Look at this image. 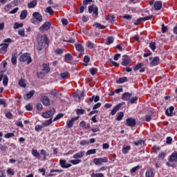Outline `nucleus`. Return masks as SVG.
Wrapping results in <instances>:
<instances>
[{
	"label": "nucleus",
	"mask_w": 177,
	"mask_h": 177,
	"mask_svg": "<svg viewBox=\"0 0 177 177\" xmlns=\"http://www.w3.org/2000/svg\"><path fill=\"white\" fill-rule=\"evenodd\" d=\"M145 177H154V174H153L152 169H149L146 171Z\"/></svg>",
	"instance_id": "cd10ccee"
},
{
	"label": "nucleus",
	"mask_w": 177,
	"mask_h": 177,
	"mask_svg": "<svg viewBox=\"0 0 177 177\" xmlns=\"http://www.w3.org/2000/svg\"><path fill=\"white\" fill-rule=\"evenodd\" d=\"M19 60L20 62H27V64H30V63L32 62V59L28 53H24V55H21Z\"/></svg>",
	"instance_id": "39448f33"
},
{
	"label": "nucleus",
	"mask_w": 177,
	"mask_h": 177,
	"mask_svg": "<svg viewBox=\"0 0 177 177\" xmlns=\"http://www.w3.org/2000/svg\"><path fill=\"white\" fill-rule=\"evenodd\" d=\"M75 48L76 50H78V52H84V46H82V44H78V43L75 44Z\"/></svg>",
	"instance_id": "b1692460"
},
{
	"label": "nucleus",
	"mask_w": 177,
	"mask_h": 177,
	"mask_svg": "<svg viewBox=\"0 0 177 177\" xmlns=\"http://www.w3.org/2000/svg\"><path fill=\"white\" fill-rule=\"evenodd\" d=\"M32 16L37 19V22L41 23L42 21V15L39 12H35Z\"/></svg>",
	"instance_id": "6ab92c4d"
},
{
	"label": "nucleus",
	"mask_w": 177,
	"mask_h": 177,
	"mask_svg": "<svg viewBox=\"0 0 177 177\" xmlns=\"http://www.w3.org/2000/svg\"><path fill=\"white\" fill-rule=\"evenodd\" d=\"M91 177H104V174H103L102 173H97V174L92 173L91 174Z\"/></svg>",
	"instance_id": "37998d69"
},
{
	"label": "nucleus",
	"mask_w": 177,
	"mask_h": 177,
	"mask_svg": "<svg viewBox=\"0 0 177 177\" xmlns=\"http://www.w3.org/2000/svg\"><path fill=\"white\" fill-rule=\"evenodd\" d=\"M6 174L7 175H8V176H13V175H15V169H12V168H8L7 171H6Z\"/></svg>",
	"instance_id": "473e14b6"
},
{
	"label": "nucleus",
	"mask_w": 177,
	"mask_h": 177,
	"mask_svg": "<svg viewBox=\"0 0 177 177\" xmlns=\"http://www.w3.org/2000/svg\"><path fill=\"white\" fill-rule=\"evenodd\" d=\"M46 12L49 13V15H53V10H52L50 7H48L46 10Z\"/></svg>",
	"instance_id": "680f3d73"
},
{
	"label": "nucleus",
	"mask_w": 177,
	"mask_h": 177,
	"mask_svg": "<svg viewBox=\"0 0 177 177\" xmlns=\"http://www.w3.org/2000/svg\"><path fill=\"white\" fill-rule=\"evenodd\" d=\"M121 109V104H118L115 106V107L111 111V115H115L117 111H120Z\"/></svg>",
	"instance_id": "412c9836"
},
{
	"label": "nucleus",
	"mask_w": 177,
	"mask_h": 177,
	"mask_svg": "<svg viewBox=\"0 0 177 177\" xmlns=\"http://www.w3.org/2000/svg\"><path fill=\"white\" fill-rule=\"evenodd\" d=\"M131 150V146H127L126 147H124L122 150L123 154H128V151Z\"/></svg>",
	"instance_id": "4c0bfd02"
},
{
	"label": "nucleus",
	"mask_w": 177,
	"mask_h": 177,
	"mask_svg": "<svg viewBox=\"0 0 177 177\" xmlns=\"http://www.w3.org/2000/svg\"><path fill=\"white\" fill-rule=\"evenodd\" d=\"M67 161L66 160H59V165L61 168H64V169H67V168H70L72 167L71 163H66Z\"/></svg>",
	"instance_id": "9d476101"
},
{
	"label": "nucleus",
	"mask_w": 177,
	"mask_h": 177,
	"mask_svg": "<svg viewBox=\"0 0 177 177\" xmlns=\"http://www.w3.org/2000/svg\"><path fill=\"white\" fill-rule=\"evenodd\" d=\"M42 128L44 127V124L42 125H36L35 127V129L37 132H39V131H41V129H42Z\"/></svg>",
	"instance_id": "603ef678"
},
{
	"label": "nucleus",
	"mask_w": 177,
	"mask_h": 177,
	"mask_svg": "<svg viewBox=\"0 0 177 177\" xmlns=\"http://www.w3.org/2000/svg\"><path fill=\"white\" fill-rule=\"evenodd\" d=\"M127 81H128V78H127V77H122L119 78L116 82L117 84H124V82H127Z\"/></svg>",
	"instance_id": "c85d7f7f"
},
{
	"label": "nucleus",
	"mask_w": 177,
	"mask_h": 177,
	"mask_svg": "<svg viewBox=\"0 0 177 177\" xmlns=\"http://www.w3.org/2000/svg\"><path fill=\"white\" fill-rule=\"evenodd\" d=\"M55 109H51L50 111H47L42 113V117L44 118H50L53 115H55Z\"/></svg>",
	"instance_id": "0eeeda50"
},
{
	"label": "nucleus",
	"mask_w": 177,
	"mask_h": 177,
	"mask_svg": "<svg viewBox=\"0 0 177 177\" xmlns=\"http://www.w3.org/2000/svg\"><path fill=\"white\" fill-rule=\"evenodd\" d=\"M142 67H143V64L140 63V64H137L135 66L133 67L134 71H138V70H139V68H142Z\"/></svg>",
	"instance_id": "ea45409f"
},
{
	"label": "nucleus",
	"mask_w": 177,
	"mask_h": 177,
	"mask_svg": "<svg viewBox=\"0 0 177 177\" xmlns=\"http://www.w3.org/2000/svg\"><path fill=\"white\" fill-rule=\"evenodd\" d=\"M88 12L89 13H94V15H95V16H97L98 13H97V8H94L93 6H91L90 7H88Z\"/></svg>",
	"instance_id": "aec40b11"
},
{
	"label": "nucleus",
	"mask_w": 177,
	"mask_h": 177,
	"mask_svg": "<svg viewBox=\"0 0 177 177\" xmlns=\"http://www.w3.org/2000/svg\"><path fill=\"white\" fill-rule=\"evenodd\" d=\"M86 46H87V48H89L90 49H95V48H96V45H95V44H93L91 41H88L86 42Z\"/></svg>",
	"instance_id": "7c9ffc66"
},
{
	"label": "nucleus",
	"mask_w": 177,
	"mask_h": 177,
	"mask_svg": "<svg viewBox=\"0 0 177 177\" xmlns=\"http://www.w3.org/2000/svg\"><path fill=\"white\" fill-rule=\"evenodd\" d=\"M40 154L41 156H44V160L45 161V160H46V157H48V154L46 153V151L41 149L40 151Z\"/></svg>",
	"instance_id": "a18cd8bd"
},
{
	"label": "nucleus",
	"mask_w": 177,
	"mask_h": 177,
	"mask_svg": "<svg viewBox=\"0 0 177 177\" xmlns=\"http://www.w3.org/2000/svg\"><path fill=\"white\" fill-rule=\"evenodd\" d=\"M172 164H177V152H173L169 158V162H167V165L169 167H174Z\"/></svg>",
	"instance_id": "7ed1b4c3"
},
{
	"label": "nucleus",
	"mask_w": 177,
	"mask_h": 177,
	"mask_svg": "<svg viewBox=\"0 0 177 177\" xmlns=\"http://www.w3.org/2000/svg\"><path fill=\"white\" fill-rule=\"evenodd\" d=\"M91 154H96V149H90L86 153V156H91Z\"/></svg>",
	"instance_id": "c03bdc74"
},
{
	"label": "nucleus",
	"mask_w": 177,
	"mask_h": 177,
	"mask_svg": "<svg viewBox=\"0 0 177 177\" xmlns=\"http://www.w3.org/2000/svg\"><path fill=\"white\" fill-rule=\"evenodd\" d=\"M60 76L62 80H66L67 77H68V72H64L60 74Z\"/></svg>",
	"instance_id": "3c124183"
},
{
	"label": "nucleus",
	"mask_w": 177,
	"mask_h": 177,
	"mask_svg": "<svg viewBox=\"0 0 177 177\" xmlns=\"http://www.w3.org/2000/svg\"><path fill=\"white\" fill-rule=\"evenodd\" d=\"M84 156L85 152L84 151H80L73 156V158L74 159L69 160V162L72 164V165H78V164H81V162H82L81 158Z\"/></svg>",
	"instance_id": "f257e3e1"
},
{
	"label": "nucleus",
	"mask_w": 177,
	"mask_h": 177,
	"mask_svg": "<svg viewBox=\"0 0 177 177\" xmlns=\"http://www.w3.org/2000/svg\"><path fill=\"white\" fill-rule=\"evenodd\" d=\"M43 71H45L46 73H49V71H50V68H49L48 64H43Z\"/></svg>",
	"instance_id": "72a5a7b5"
},
{
	"label": "nucleus",
	"mask_w": 177,
	"mask_h": 177,
	"mask_svg": "<svg viewBox=\"0 0 177 177\" xmlns=\"http://www.w3.org/2000/svg\"><path fill=\"white\" fill-rule=\"evenodd\" d=\"M13 136H15L14 133H8L4 136V138H6V139H9L10 138H13Z\"/></svg>",
	"instance_id": "8fccbe9b"
},
{
	"label": "nucleus",
	"mask_w": 177,
	"mask_h": 177,
	"mask_svg": "<svg viewBox=\"0 0 177 177\" xmlns=\"http://www.w3.org/2000/svg\"><path fill=\"white\" fill-rule=\"evenodd\" d=\"M64 60L66 63H71V60H73V56L70 53H67L65 55Z\"/></svg>",
	"instance_id": "5701e85b"
},
{
	"label": "nucleus",
	"mask_w": 177,
	"mask_h": 177,
	"mask_svg": "<svg viewBox=\"0 0 177 177\" xmlns=\"http://www.w3.org/2000/svg\"><path fill=\"white\" fill-rule=\"evenodd\" d=\"M19 85L20 86H22V88H26V80H24V79H21L19 81Z\"/></svg>",
	"instance_id": "58836bf2"
},
{
	"label": "nucleus",
	"mask_w": 177,
	"mask_h": 177,
	"mask_svg": "<svg viewBox=\"0 0 177 177\" xmlns=\"http://www.w3.org/2000/svg\"><path fill=\"white\" fill-rule=\"evenodd\" d=\"M94 26H95V27L97 28H98L99 30H104V28H106V27L104 26H103V25H102V24H100L99 23H95L94 24Z\"/></svg>",
	"instance_id": "79ce46f5"
},
{
	"label": "nucleus",
	"mask_w": 177,
	"mask_h": 177,
	"mask_svg": "<svg viewBox=\"0 0 177 177\" xmlns=\"http://www.w3.org/2000/svg\"><path fill=\"white\" fill-rule=\"evenodd\" d=\"M20 27H23V24H19L17 22L14 24V27L13 28L15 30H17V28H20Z\"/></svg>",
	"instance_id": "09e8293b"
},
{
	"label": "nucleus",
	"mask_w": 177,
	"mask_h": 177,
	"mask_svg": "<svg viewBox=\"0 0 177 177\" xmlns=\"http://www.w3.org/2000/svg\"><path fill=\"white\" fill-rule=\"evenodd\" d=\"M131 96H132L131 93H124L122 95V100H124L126 102H128V101L131 100Z\"/></svg>",
	"instance_id": "a211bd4d"
},
{
	"label": "nucleus",
	"mask_w": 177,
	"mask_h": 177,
	"mask_svg": "<svg viewBox=\"0 0 177 177\" xmlns=\"http://www.w3.org/2000/svg\"><path fill=\"white\" fill-rule=\"evenodd\" d=\"M63 113H59L57 116H55L53 119V121H57V120H60V118H63Z\"/></svg>",
	"instance_id": "13d9d810"
},
{
	"label": "nucleus",
	"mask_w": 177,
	"mask_h": 177,
	"mask_svg": "<svg viewBox=\"0 0 177 177\" xmlns=\"http://www.w3.org/2000/svg\"><path fill=\"white\" fill-rule=\"evenodd\" d=\"M131 63V58L128 55H124L122 61V66H128Z\"/></svg>",
	"instance_id": "ddd939ff"
},
{
	"label": "nucleus",
	"mask_w": 177,
	"mask_h": 177,
	"mask_svg": "<svg viewBox=\"0 0 177 177\" xmlns=\"http://www.w3.org/2000/svg\"><path fill=\"white\" fill-rule=\"evenodd\" d=\"M113 42H114V38H113V37H109L106 39V45H110L111 44H113Z\"/></svg>",
	"instance_id": "a19ab883"
},
{
	"label": "nucleus",
	"mask_w": 177,
	"mask_h": 177,
	"mask_svg": "<svg viewBox=\"0 0 177 177\" xmlns=\"http://www.w3.org/2000/svg\"><path fill=\"white\" fill-rule=\"evenodd\" d=\"M131 104H133V103H136L138 101V97H133L131 99L129 100Z\"/></svg>",
	"instance_id": "e2e57ef3"
},
{
	"label": "nucleus",
	"mask_w": 177,
	"mask_h": 177,
	"mask_svg": "<svg viewBox=\"0 0 177 177\" xmlns=\"http://www.w3.org/2000/svg\"><path fill=\"white\" fill-rule=\"evenodd\" d=\"M11 62L12 64H14V66H16V64H17V54L12 55Z\"/></svg>",
	"instance_id": "bb28decb"
},
{
	"label": "nucleus",
	"mask_w": 177,
	"mask_h": 177,
	"mask_svg": "<svg viewBox=\"0 0 177 177\" xmlns=\"http://www.w3.org/2000/svg\"><path fill=\"white\" fill-rule=\"evenodd\" d=\"M44 42L46 45H48L49 44V39H48L47 35L41 36L37 39V49L38 52H41V50H42V48L44 46Z\"/></svg>",
	"instance_id": "f03ea898"
},
{
	"label": "nucleus",
	"mask_w": 177,
	"mask_h": 177,
	"mask_svg": "<svg viewBox=\"0 0 177 177\" xmlns=\"http://www.w3.org/2000/svg\"><path fill=\"white\" fill-rule=\"evenodd\" d=\"M80 145H81V146H86V145H89V141H88L86 140H82L80 142Z\"/></svg>",
	"instance_id": "bf43d9fd"
},
{
	"label": "nucleus",
	"mask_w": 177,
	"mask_h": 177,
	"mask_svg": "<svg viewBox=\"0 0 177 177\" xmlns=\"http://www.w3.org/2000/svg\"><path fill=\"white\" fill-rule=\"evenodd\" d=\"M174 110H175V108H174V106H170L169 109H166V115H168V117H172L174 115Z\"/></svg>",
	"instance_id": "dca6fc26"
},
{
	"label": "nucleus",
	"mask_w": 177,
	"mask_h": 177,
	"mask_svg": "<svg viewBox=\"0 0 177 177\" xmlns=\"http://www.w3.org/2000/svg\"><path fill=\"white\" fill-rule=\"evenodd\" d=\"M41 102L44 106H50V101L49 100V98L46 96H42L41 97Z\"/></svg>",
	"instance_id": "f3484780"
},
{
	"label": "nucleus",
	"mask_w": 177,
	"mask_h": 177,
	"mask_svg": "<svg viewBox=\"0 0 177 177\" xmlns=\"http://www.w3.org/2000/svg\"><path fill=\"white\" fill-rule=\"evenodd\" d=\"M19 35H21V37H24L26 35L24 28H22L18 31Z\"/></svg>",
	"instance_id": "4d7b16f0"
},
{
	"label": "nucleus",
	"mask_w": 177,
	"mask_h": 177,
	"mask_svg": "<svg viewBox=\"0 0 177 177\" xmlns=\"http://www.w3.org/2000/svg\"><path fill=\"white\" fill-rule=\"evenodd\" d=\"M116 120L117 121H121L124 117V113L123 112H119L116 115Z\"/></svg>",
	"instance_id": "f704fd0d"
},
{
	"label": "nucleus",
	"mask_w": 177,
	"mask_h": 177,
	"mask_svg": "<svg viewBox=\"0 0 177 177\" xmlns=\"http://www.w3.org/2000/svg\"><path fill=\"white\" fill-rule=\"evenodd\" d=\"M109 162V158L107 157L104 158H95L93 159V163L95 165H102L103 163Z\"/></svg>",
	"instance_id": "20e7f679"
},
{
	"label": "nucleus",
	"mask_w": 177,
	"mask_h": 177,
	"mask_svg": "<svg viewBox=\"0 0 177 177\" xmlns=\"http://www.w3.org/2000/svg\"><path fill=\"white\" fill-rule=\"evenodd\" d=\"M37 77L38 78H40V79L44 78V77H45V73L44 72L37 73Z\"/></svg>",
	"instance_id": "052dcab7"
},
{
	"label": "nucleus",
	"mask_w": 177,
	"mask_h": 177,
	"mask_svg": "<svg viewBox=\"0 0 177 177\" xmlns=\"http://www.w3.org/2000/svg\"><path fill=\"white\" fill-rule=\"evenodd\" d=\"M37 6V0H33L32 2H30L28 4V8L29 9H32V8H35Z\"/></svg>",
	"instance_id": "c756f323"
},
{
	"label": "nucleus",
	"mask_w": 177,
	"mask_h": 177,
	"mask_svg": "<svg viewBox=\"0 0 177 177\" xmlns=\"http://www.w3.org/2000/svg\"><path fill=\"white\" fill-rule=\"evenodd\" d=\"M56 55H62L63 53V49L57 48L55 50Z\"/></svg>",
	"instance_id": "774afa93"
},
{
	"label": "nucleus",
	"mask_w": 177,
	"mask_h": 177,
	"mask_svg": "<svg viewBox=\"0 0 177 177\" xmlns=\"http://www.w3.org/2000/svg\"><path fill=\"white\" fill-rule=\"evenodd\" d=\"M90 73H91V75H95V74H96V73H97V68H91L90 70Z\"/></svg>",
	"instance_id": "864d4df0"
},
{
	"label": "nucleus",
	"mask_w": 177,
	"mask_h": 177,
	"mask_svg": "<svg viewBox=\"0 0 177 177\" xmlns=\"http://www.w3.org/2000/svg\"><path fill=\"white\" fill-rule=\"evenodd\" d=\"M76 113H77V114H78V115H82V114H84V113H85V110L78 109L77 110Z\"/></svg>",
	"instance_id": "338daca9"
},
{
	"label": "nucleus",
	"mask_w": 177,
	"mask_h": 177,
	"mask_svg": "<svg viewBox=\"0 0 177 177\" xmlns=\"http://www.w3.org/2000/svg\"><path fill=\"white\" fill-rule=\"evenodd\" d=\"M166 156H167V153H165L164 152H160L158 157L159 160H164Z\"/></svg>",
	"instance_id": "de8ad7c7"
},
{
	"label": "nucleus",
	"mask_w": 177,
	"mask_h": 177,
	"mask_svg": "<svg viewBox=\"0 0 177 177\" xmlns=\"http://www.w3.org/2000/svg\"><path fill=\"white\" fill-rule=\"evenodd\" d=\"M27 17V10H24L20 14L21 20H24Z\"/></svg>",
	"instance_id": "2f4dec72"
},
{
	"label": "nucleus",
	"mask_w": 177,
	"mask_h": 177,
	"mask_svg": "<svg viewBox=\"0 0 177 177\" xmlns=\"http://www.w3.org/2000/svg\"><path fill=\"white\" fill-rule=\"evenodd\" d=\"M53 122L52 118H50L48 120H46L42 124L43 127L45 128V127H49Z\"/></svg>",
	"instance_id": "c9c22d12"
},
{
	"label": "nucleus",
	"mask_w": 177,
	"mask_h": 177,
	"mask_svg": "<svg viewBox=\"0 0 177 177\" xmlns=\"http://www.w3.org/2000/svg\"><path fill=\"white\" fill-rule=\"evenodd\" d=\"M150 19H153V16H148L142 18H139L136 20V21L134 23L135 26H139L140 24L141 21H147V20H150Z\"/></svg>",
	"instance_id": "6e6552de"
},
{
	"label": "nucleus",
	"mask_w": 177,
	"mask_h": 177,
	"mask_svg": "<svg viewBox=\"0 0 177 177\" xmlns=\"http://www.w3.org/2000/svg\"><path fill=\"white\" fill-rule=\"evenodd\" d=\"M126 125H128V127H135L136 125V120L129 118L126 120Z\"/></svg>",
	"instance_id": "1a4fd4ad"
},
{
	"label": "nucleus",
	"mask_w": 177,
	"mask_h": 177,
	"mask_svg": "<svg viewBox=\"0 0 177 177\" xmlns=\"http://www.w3.org/2000/svg\"><path fill=\"white\" fill-rule=\"evenodd\" d=\"M81 128H82V129H89V124L86 123L85 121H82L80 124Z\"/></svg>",
	"instance_id": "a878e982"
},
{
	"label": "nucleus",
	"mask_w": 177,
	"mask_h": 177,
	"mask_svg": "<svg viewBox=\"0 0 177 177\" xmlns=\"http://www.w3.org/2000/svg\"><path fill=\"white\" fill-rule=\"evenodd\" d=\"M35 94V91L32 90L24 96V99H25V100H28V99H31V97H32V96H34Z\"/></svg>",
	"instance_id": "2eb2a0df"
},
{
	"label": "nucleus",
	"mask_w": 177,
	"mask_h": 177,
	"mask_svg": "<svg viewBox=\"0 0 177 177\" xmlns=\"http://www.w3.org/2000/svg\"><path fill=\"white\" fill-rule=\"evenodd\" d=\"M79 118H80V116H77V117L73 118L72 119L68 120L66 122L67 127L68 128H73V125H74V122L79 120Z\"/></svg>",
	"instance_id": "9b49d317"
},
{
	"label": "nucleus",
	"mask_w": 177,
	"mask_h": 177,
	"mask_svg": "<svg viewBox=\"0 0 177 177\" xmlns=\"http://www.w3.org/2000/svg\"><path fill=\"white\" fill-rule=\"evenodd\" d=\"M135 146H139V145H144L145 141L143 140H138L137 142H133Z\"/></svg>",
	"instance_id": "49530a36"
},
{
	"label": "nucleus",
	"mask_w": 177,
	"mask_h": 177,
	"mask_svg": "<svg viewBox=\"0 0 177 177\" xmlns=\"http://www.w3.org/2000/svg\"><path fill=\"white\" fill-rule=\"evenodd\" d=\"M154 8L156 10H160L161 8H162V2L161 1H156L153 4Z\"/></svg>",
	"instance_id": "4be33fe9"
},
{
	"label": "nucleus",
	"mask_w": 177,
	"mask_h": 177,
	"mask_svg": "<svg viewBox=\"0 0 177 177\" xmlns=\"http://www.w3.org/2000/svg\"><path fill=\"white\" fill-rule=\"evenodd\" d=\"M1 48H0L1 53H6L8 52V48H9V44L3 43L0 44Z\"/></svg>",
	"instance_id": "f8f14e48"
},
{
	"label": "nucleus",
	"mask_w": 177,
	"mask_h": 177,
	"mask_svg": "<svg viewBox=\"0 0 177 177\" xmlns=\"http://www.w3.org/2000/svg\"><path fill=\"white\" fill-rule=\"evenodd\" d=\"M149 64L151 67H154V66H158V64H160V57H155Z\"/></svg>",
	"instance_id": "4468645a"
},
{
	"label": "nucleus",
	"mask_w": 177,
	"mask_h": 177,
	"mask_svg": "<svg viewBox=\"0 0 177 177\" xmlns=\"http://www.w3.org/2000/svg\"><path fill=\"white\" fill-rule=\"evenodd\" d=\"M149 48L151 49V50H156V43L155 42H151L149 44Z\"/></svg>",
	"instance_id": "5fc2aeb1"
},
{
	"label": "nucleus",
	"mask_w": 177,
	"mask_h": 177,
	"mask_svg": "<svg viewBox=\"0 0 177 177\" xmlns=\"http://www.w3.org/2000/svg\"><path fill=\"white\" fill-rule=\"evenodd\" d=\"M50 26H52L50 21H46L39 27V30L41 32H44V31H48L50 29Z\"/></svg>",
	"instance_id": "423d86ee"
},
{
	"label": "nucleus",
	"mask_w": 177,
	"mask_h": 177,
	"mask_svg": "<svg viewBox=\"0 0 177 177\" xmlns=\"http://www.w3.org/2000/svg\"><path fill=\"white\" fill-rule=\"evenodd\" d=\"M8 81L9 80L8 79V75H4L3 76V84L4 85V86H8Z\"/></svg>",
	"instance_id": "e433bc0d"
},
{
	"label": "nucleus",
	"mask_w": 177,
	"mask_h": 177,
	"mask_svg": "<svg viewBox=\"0 0 177 177\" xmlns=\"http://www.w3.org/2000/svg\"><path fill=\"white\" fill-rule=\"evenodd\" d=\"M114 15H109L107 17H106V20H109V21H114Z\"/></svg>",
	"instance_id": "69168bd1"
},
{
	"label": "nucleus",
	"mask_w": 177,
	"mask_h": 177,
	"mask_svg": "<svg viewBox=\"0 0 177 177\" xmlns=\"http://www.w3.org/2000/svg\"><path fill=\"white\" fill-rule=\"evenodd\" d=\"M100 106H102V104L100 102L95 104L93 107V110H96L97 109H99Z\"/></svg>",
	"instance_id": "0e129e2a"
},
{
	"label": "nucleus",
	"mask_w": 177,
	"mask_h": 177,
	"mask_svg": "<svg viewBox=\"0 0 177 177\" xmlns=\"http://www.w3.org/2000/svg\"><path fill=\"white\" fill-rule=\"evenodd\" d=\"M32 156H33L34 157H36V158H37L38 160L41 158V154H39V152H38L37 149L32 150Z\"/></svg>",
	"instance_id": "393cba45"
},
{
	"label": "nucleus",
	"mask_w": 177,
	"mask_h": 177,
	"mask_svg": "<svg viewBox=\"0 0 177 177\" xmlns=\"http://www.w3.org/2000/svg\"><path fill=\"white\" fill-rule=\"evenodd\" d=\"M139 168H140V167L139 165L133 167L131 170L130 172L131 174H134V172H136V171H138V169H139Z\"/></svg>",
	"instance_id": "6e6d98bb"
}]
</instances>
